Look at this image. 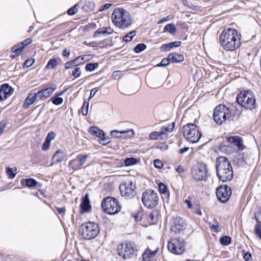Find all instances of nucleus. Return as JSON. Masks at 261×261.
<instances>
[{
	"label": "nucleus",
	"instance_id": "obj_56",
	"mask_svg": "<svg viewBox=\"0 0 261 261\" xmlns=\"http://www.w3.org/2000/svg\"><path fill=\"white\" fill-rule=\"evenodd\" d=\"M72 74L75 77H78L81 75L80 68L79 67H75L72 71Z\"/></svg>",
	"mask_w": 261,
	"mask_h": 261
},
{
	"label": "nucleus",
	"instance_id": "obj_23",
	"mask_svg": "<svg viewBox=\"0 0 261 261\" xmlns=\"http://www.w3.org/2000/svg\"><path fill=\"white\" fill-rule=\"evenodd\" d=\"M81 211L83 212H88L91 208V206L90 204V200L89 199V196L88 194H86L83 198L82 201L80 205Z\"/></svg>",
	"mask_w": 261,
	"mask_h": 261
},
{
	"label": "nucleus",
	"instance_id": "obj_47",
	"mask_svg": "<svg viewBox=\"0 0 261 261\" xmlns=\"http://www.w3.org/2000/svg\"><path fill=\"white\" fill-rule=\"evenodd\" d=\"M146 47V46L144 43H139L137 44L134 48V51L136 53H140L144 50Z\"/></svg>",
	"mask_w": 261,
	"mask_h": 261
},
{
	"label": "nucleus",
	"instance_id": "obj_41",
	"mask_svg": "<svg viewBox=\"0 0 261 261\" xmlns=\"http://www.w3.org/2000/svg\"><path fill=\"white\" fill-rule=\"evenodd\" d=\"M137 163V159L134 158H126L124 160V164L126 166L134 165Z\"/></svg>",
	"mask_w": 261,
	"mask_h": 261
},
{
	"label": "nucleus",
	"instance_id": "obj_59",
	"mask_svg": "<svg viewBox=\"0 0 261 261\" xmlns=\"http://www.w3.org/2000/svg\"><path fill=\"white\" fill-rule=\"evenodd\" d=\"M99 90V89H98V88H93L91 91H90V96L89 97H88V100L89 101L92 97H94V96L95 95L96 93Z\"/></svg>",
	"mask_w": 261,
	"mask_h": 261
},
{
	"label": "nucleus",
	"instance_id": "obj_29",
	"mask_svg": "<svg viewBox=\"0 0 261 261\" xmlns=\"http://www.w3.org/2000/svg\"><path fill=\"white\" fill-rule=\"evenodd\" d=\"M21 184L28 187H33L37 185V181L34 178L22 179L20 181Z\"/></svg>",
	"mask_w": 261,
	"mask_h": 261
},
{
	"label": "nucleus",
	"instance_id": "obj_53",
	"mask_svg": "<svg viewBox=\"0 0 261 261\" xmlns=\"http://www.w3.org/2000/svg\"><path fill=\"white\" fill-rule=\"evenodd\" d=\"M7 123H8L7 121L5 120H3L1 121H0V136L3 133L4 129L6 126Z\"/></svg>",
	"mask_w": 261,
	"mask_h": 261
},
{
	"label": "nucleus",
	"instance_id": "obj_8",
	"mask_svg": "<svg viewBox=\"0 0 261 261\" xmlns=\"http://www.w3.org/2000/svg\"><path fill=\"white\" fill-rule=\"evenodd\" d=\"M101 206L103 211L109 215L116 214L121 210V206L118 200L111 197L104 198L101 202Z\"/></svg>",
	"mask_w": 261,
	"mask_h": 261
},
{
	"label": "nucleus",
	"instance_id": "obj_25",
	"mask_svg": "<svg viewBox=\"0 0 261 261\" xmlns=\"http://www.w3.org/2000/svg\"><path fill=\"white\" fill-rule=\"evenodd\" d=\"M113 32V30L110 27H103L98 29L96 31L93 35L94 37H99L100 35L104 36L111 34Z\"/></svg>",
	"mask_w": 261,
	"mask_h": 261
},
{
	"label": "nucleus",
	"instance_id": "obj_7",
	"mask_svg": "<svg viewBox=\"0 0 261 261\" xmlns=\"http://www.w3.org/2000/svg\"><path fill=\"white\" fill-rule=\"evenodd\" d=\"M81 236L85 240H91L95 238L99 233L100 230L97 224L89 222L81 225Z\"/></svg>",
	"mask_w": 261,
	"mask_h": 261
},
{
	"label": "nucleus",
	"instance_id": "obj_34",
	"mask_svg": "<svg viewBox=\"0 0 261 261\" xmlns=\"http://www.w3.org/2000/svg\"><path fill=\"white\" fill-rule=\"evenodd\" d=\"M208 224L211 228L214 229L215 231L217 232L221 230L219 226L218 222L216 219H214L212 222H209Z\"/></svg>",
	"mask_w": 261,
	"mask_h": 261
},
{
	"label": "nucleus",
	"instance_id": "obj_37",
	"mask_svg": "<svg viewBox=\"0 0 261 261\" xmlns=\"http://www.w3.org/2000/svg\"><path fill=\"white\" fill-rule=\"evenodd\" d=\"M231 239L229 236H225L220 238V243L225 246L228 245L231 243Z\"/></svg>",
	"mask_w": 261,
	"mask_h": 261
},
{
	"label": "nucleus",
	"instance_id": "obj_64",
	"mask_svg": "<svg viewBox=\"0 0 261 261\" xmlns=\"http://www.w3.org/2000/svg\"><path fill=\"white\" fill-rule=\"evenodd\" d=\"M193 212L194 213L197 214L199 216H202V212H201V210L198 207L194 208V210Z\"/></svg>",
	"mask_w": 261,
	"mask_h": 261
},
{
	"label": "nucleus",
	"instance_id": "obj_22",
	"mask_svg": "<svg viewBox=\"0 0 261 261\" xmlns=\"http://www.w3.org/2000/svg\"><path fill=\"white\" fill-rule=\"evenodd\" d=\"M158 249L154 251H151L149 248H147L142 253V259L143 261H150L153 258L156 254Z\"/></svg>",
	"mask_w": 261,
	"mask_h": 261
},
{
	"label": "nucleus",
	"instance_id": "obj_33",
	"mask_svg": "<svg viewBox=\"0 0 261 261\" xmlns=\"http://www.w3.org/2000/svg\"><path fill=\"white\" fill-rule=\"evenodd\" d=\"M58 64L57 59L54 58L50 59L47 65L45 66V68L47 69H53L56 68Z\"/></svg>",
	"mask_w": 261,
	"mask_h": 261
},
{
	"label": "nucleus",
	"instance_id": "obj_2",
	"mask_svg": "<svg viewBox=\"0 0 261 261\" xmlns=\"http://www.w3.org/2000/svg\"><path fill=\"white\" fill-rule=\"evenodd\" d=\"M217 175L223 182L230 181L232 179L233 173L232 168L229 160L223 156H220L216 162Z\"/></svg>",
	"mask_w": 261,
	"mask_h": 261
},
{
	"label": "nucleus",
	"instance_id": "obj_21",
	"mask_svg": "<svg viewBox=\"0 0 261 261\" xmlns=\"http://www.w3.org/2000/svg\"><path fill=\"white\" fill-rule=\"evenodd\" d=\"M65 157V155L63 151L61 149L58 150L52 158L53 162H51L50 166H53L54 164L62 162Z\"/></svg>",
	"mask_w": 261,
	"mask_h": 261
},
{
	"label": "nucleus",
	"instance_id": "obj_32",
	"mask_svg": "<svg viewBox=\"0 0 261 261\" xmlns=\"http://www.w3.org/2000/svg\"><path fill=\"white\" fill-rule=\"evenodd\" d=\"M175 123L174 122H172L171 125H169L167 126H163L161 127V132H162V135L165 136L164 137H167V134L165 133L166 132H171L174 127Z\"/></svg>",
	"mask_w": 261,
	"mask_h": 261
},
{
	"label": "nucleus",
	"instance_id": "obj_3",
	"mask_svg": "<svg viewBox=\"0 0 261 261\" xmlns=\"http://www.w3.org/2000/svg\"><path fill=\"white\" fill-rule=\"evenodd\" d=\"M113 23L117 27L125 29L132 24L129 13L123 9H115L112 14Z\"/></svg>",
	"mask_w": 261,
	"mask_h": 261
},
{
	"label": "nucleus",
	"instance_id": "obj_18",
	"mask_svg": "<svg viewBox=\"0 0 261 261\" xmlns=\"http://www.w3.org/2000/svg\"><path fill=\"white\" fill-rule=\"evenodd\" d=\"M134 131L133 129H130L126 131H118L114 130L111 132V135L116 138H129L133 136Z\"/></svg>",
	"mask_w": 261,
	"mask_h": 261
},
{
	"label": "nucleus",
	"instance_id": "obj_50",
	"mask_svg": "<svg viewBox=\"0 0 261 261\" xmlns=\"http://www.w3.org/2000/svg\"><path fill=\"white\" fill-rule=\"evenodd\" d=\"M78 6V4L75 5L74 6L71 7L69 8L67 11V13L69 15H74L76 12H77V8L76 7Z\"/></svg>",
	"mask_w": 261,
	"mask_h": 261
},
{
	"label": "nucleus",
	"instance_id": "obj_35",
	"mask_svg": "<svg viewBox=\"0 0 261 261\" xmlns=\"http://www.w3.org/2000/svg\"><path fill=\"white\" fill-rule=\"evenodd\" d=\"M90 55H85L84 56H79L75 58L76 61L79 65H80L84 62L85 61H88L90 60Z\"/></svg>",
	"mask_w": 261,
	"mask_h": 261
},
{
	"label": "nucleus",
	"instance_id": "obj_36",
	"mask_svg": "<svg viewBox=\"0 0 261 261\" xmlns=\"http://www.w3.org/2000/svg\"><path fill=\"white\" fill-rule=\"evenodd\" d=\"M164 31L168 32L173 35L176 32V28L174 24H168L164 27Z\"/></svg>",
	"mask_w": 261,
	"mask_h": 261
},
{
	"label": "nucleus",
	"instance_id": "obj_13",
	"mask_svg": "<svg viewBox=\"0 0 261 261\" xmlns=\"http://www.w3.org/2000/svg\"><path fill=\"white\" fill-rule=\"evenodd\" d=\"M135 189V184L129 180L121 183L119 186L121 196L126 198H131L136 194Z\"/></svg>",
	"mask_w": 261,
	"mask_h": 261
},
{
	"label": "nucleus",
	"instance_id": "obj_43",
	"mask_svg": "<svg viewBox=\"0 0 261 261\" xmlns=\"http://www.w3.org/2000/svg\"><path fill=\"white\" fill-rule=\"evenodd\" d=\"M89 109V102L85 101L83 104L81 108V113L84 116H86L88 114Z\"/></svg>",
	"mask_w": 261,
	"mask_h": 261
},
{
	"label": "nucleus",
	"instance_id": "obj_12",
	"mask_svg": "<svg viewBox=\"0 0 261 261\" xmlns=\"http://www.w3.org/2000/svg\"><path fill=\"white\" fill-rule=\"evenodd\" d=\"M158 200V194L153 190H148L142 194V201L144 205L147 208H152L155 207Z\"/></svg>",
	"mask_w": 261,
	"mask_h": 261
},
{
	"label": "nucleus",
	"instance_id": "obj_16",
	"mask_svg": "<svg viewBox=\"0 0 261 261\" xmlns=\"http://www.w3.org/2000/svg\"><path fill=\"white\" fill-rule=\"evenodd\" d=\"M185 223L184 220L180 217H176L173 219L171 226V230L175 233H178L184 229Z\"/></svg>",
	"mask_w": 261,
	"mask_h": 261
},
{
	"label": "nucleus",
	"instance_id": "obj_19",
	"mask_svg": "<svg viewBox=\"0 0 261 261\" xmlns=\"http://www.w3.org/2000/svg\"><path fill=\"white\" fill-rule=\"evenodd\" d=\"M32 42V39L28 38L21 42L20 44L18 43L13 46L12 47V51L13 53H15L16 55H18L22 51L25 46L30 44Z\"/></svg>",
	"mask_w": 261,
	"mask_h": 261
},
{
	"label": "nucleus",
	"instance_id": "obj_51",
	"mask_svg": "<svg viewBox=\"0 0 261 261\" xmlns=\"http://www.w3.org/2000/svg\"><path fill=\"white\" fill-rule=\"evenodd\" d=\"M159 191L162 194H165L167 192V187L163 183L160 182L158 185Z\"/></svg>",
	"mask_w": 261,
	"mask_h": 261
},
{
	"label": "nucleus",
	"instance_id": "obj_15",
	"mask_svg": "<svg viewBox=\"0 0 261 261\" xmlns=\"http://www.w3.org/2000/svg\"><path fill=\"white\" fill-rule=\"evenodd\" d=\"M89 156L88 154H80L75 159L70 161L69 166L74 170H77L85 163L87 159Z\"/></svg>",
	"mask_w": 261,
	"mask_h": 261
},
{
	"label": "nucleus",
	"instance_id": "obj_14",
	"mask_svg": "<svg viewBox=\"0 0 261 261\" xmlns=\"http://www.w3.org/2000/svg\"><path fill=\"white\" fill-rule=\"evenodd\" d=\"M216 194L218 199L224 203L229 200L231 194V190L230 187L227 185H221L217 188Z\"/></svg>",
	"mask_w": 261,
	"mask_h": 261
},
{
	"label": "nucleus",
	"instance_id": "obj_10",
	"mask_svg": "<svg viewBox=\"0 0 261 261\" xmlns=\"http://www.w3.org/2000/svg\"><path fill=\"white\" fill-rule=\"evenodd\" d=\"M230 115V110L227 107L223 105H220L217 106L213 113V118L215 121L219 124L222 123Z\"/></svg>",
	"mask_w": 261,
	"mask_h": 261
},
{
	"label": "nucleus",
	"instance_id": "obj_57",
	"mask_svg": "<svg viewBox=\"0 0 261 261\" xmlns=\"http://www.w3.org/2000/svg\"><path fill=\"white\" fill-rule=\"evenodd\" d=\"M156 212H153L152 213H150L148 215L149 220H150L151 222L152 223H155L157 219L156 217H154V214H156Z\"/></svg>",
	"mask_w": 261,
	"mask_h": 261
},
{
	"label": "nucleus",
	"instance_id": "obj_42",
	"mask_svg": "<svg viewBox=\"0 0 261 261\" xmlns=\"http://www.w3.org/2000/svg\"><path fill=\"white\" fill-rule=\"evenodd\" d=\"M98 66V64L97 63H88L86 65L85 69L87 71H92L94 70Z\"/></svg>",
	"mask_w": 261,
	"mask_h": 261
},
{
	"label": "nucleus",
	"instance_id": "obj_26",
	"mask_svg": "<svg viewBox=\"0 0 261 261\" xmlns=\"http://www.w3.org/2000/svg\"><path fill=\"white\" fill-rule=\"evenodd\" d=\"M168 56L170 62L172 63L181 62L184 60V56L177 53H170Z\"/></svg>",
	"mask_w": 261,
	"mask_h": 261
},
{
	"label": "nucleus",
	"instance_id": "obj_9",
	"mask_svg": "<svg viewBox=\"0 0 261 261\" xmlns=\"http://www.w3.org/2000/svg\"><path fill=\"white\" fill-rule=\"evenodd\" d=\"M191 176L196 181L205 180L207 176V168L206 164L199 162L193 166L191 169Z\"/></svg>",
	"mask_w": 261,
	"mask_h": 261
},
{
	"label": "nucleus",
	"instance_id": "obj_31",
	"mask_svg": "<svg viewBox=\"0 0 261 261\" xmlns=\"http://www.w3.org/2000/svg\"><path fill=\"white\" fill-rule=\"evenodd\" d=\"M16 168H11L10 167H7L6 169V172L8 177L10 179H13L14 178L16 174Z\"/></svg>",
	"mask_w": 261,
	"mask_h": 261
},
{
	"label": "nucleus",
	"instance_id": "obj_62",
	"mask_svg": "<svg viewBox=\"0 0 261 261\" xmlns=\"http://www.w3.org/2000/svg\"><path fill=\"white\" fill-rule=\"evenodd\" d=\"M251 256L252 255L250 253L246 252V253L244 254L243 258L245 260L248 261L250 259Z\"/></svg>",
	"mask_w": 261,
	"mask_h": 261
},
{
	"label": "nucleus",
	"instance_id": "obj_17",
	"mask_svg": "<svg viewBox=\"0 0 261 261\" xmlns=\"http://www.w3.org/2000/svg\"><path fill=\"white\" fill-rule=\"evenodd\" d=\"M57 86L53 84L48 88L38 91L36 93L37 97L41 100H44L49 97L56 90Z\"/></svg>",
	"mask_w": 261,
	"mask_h": 261
},
{
	"label": "nucleus",
	"instance_id": "obj_28",
	"mask_svg": "<svg viewBox=\"0 0 261 261\" xmlns=\"http://www.w3.org/2000/svg\"><path fill=\"white\" fill-rule=\"evenodd\" d=\"M181 44L180 41H174L168 44L163 45L161 47V49L164 51H169L171 48L179 46Z\"/></svg>",
	"mask_w": 261,
	"mask_h": 261
},
{
	"label": "nucleus",
	"instance_id": "obj_24",
	"mask_svg": "<svg viewBox=\"0 0 261 261\" xmlns=\"http://www.w3.org/2000/svg\"><path fill=\"white\" fill-rule=\"evenodd\" d=\"M37 96L36 93L31 92L25 99L23 104V108L28 109L32 104H33Z\"/></svg>",
	"mask_w": 261,
	"mask_h": 261
},
{
	"label": "nucleus",
	"instance_id": "obj_39",
	"mask_svg": "<svg viewBox=\"0 0 261 261\" xmlns=\"http://www.w3.org/2000/svg\"><path fill=\"white\" fill-rule=\"evenodd\" d=\"M162 135V132L161 131L159 132H153L150 134L149 138L151 140H157L160 137H161V139H163L164 137H163Z\"/></svg>",
	"mask_w": 261,
	"mask_h": 261
},
{
	"label": "nucleus",
	"instance_id": "obj_52",
	"mask_svg": "<svg viewBox=\"0 0 261 261\" xmlns=\"http://www.w3.org/2000/svg\"><path fill=\"white\" fill-rule=\"evenodd\" d=\"M56 137V134L53 132H49L45 138V140L51 142Z\"/></svg>",
	"mask_w": 261,
	"mask_h": 261
},
{
	"label": "nucleus",
	"instance_id": "obj_45",
	"mask_svg": "<svg viewBox=\"0 0 261 261\" xmlns=\"http://www.w3.org/2000/svg\"><path fill=\"white\" fill-rule=\"evenodd\" d=\"M53 104L55 105H60L63 102V99L61 97H58L57 96L51 97L50 99Z\"/></svg>",
	"mask_w": 261,
	"mask_h": 261
},
{
	"label": "nucleus",
	"instance_id": "obj_4",
	"mask_svg": "<svg viewBox=\"0 0 261 261\" xmlns=\"http://www.w3.org/2000/svg\"><path fill=\"white\" fill-rule=\"evenodd\" d=\"M139 248L134 242L126 241L118 245L117 247L118 254L123 259L132 258L137 255Z\"/></svg>",
	"mask_w": 261,
	"mask_h": 261
},
{
	"label": "nucleus",
	"instance_id": "obj_5",
	"mask_svg": "<svg viewBox=\"0 0 261 261\" xmlns=\"http://www.w3.org/2000/svg\"><path fill=\"white\" fill-rule=\"evenodd\" d=\"M237 103L246 109L252 110L255 107L254 95L249 91H241L236 98Z\"/></svg>",
	"mask_w": 261,
	"mask_h": 261
},
{
	"label": "nucleus",
	"instance_id": "obj_60",
	"mask_svg": "<svg viewBox=\"0 0 261 261\" xmlns=\"http://www.w3.org/2000/svg\"><path fill=\"white\" fill-rule=\"evenodd\" d=\"M55 209L59 214L62 215L63 216L64 215L66 212V208L65 207H55Z\"/></svg>",
	"mask_w": 261,
	"mask_h": 261
},
{
	"label": "nucleus",
	"instance_id": "obj_46",
	"mask_svg": "<svg viewBox=\"0 0 261 261\" xmlns=\"http://www.w3.org/2000/svg\"><path fill=\"white\" fill-rule=\"evenodd\" d=\"M100 140H99V144L102 145H106L108 144L111 141V139L109 137H105V133H103V136L102 137H99Z\"/></svg>",
	"mask_w": 261,
	"mask_h": 261
},
{
	"label": "nucleus",
	"instance_id": "obj_27",
	"mask_svg": "<svg viewBox=\"0 0 261 261\" xmlns=\"http://www.w3.org/2000/svg\"><path fill=\"white\" fill-rule=\"evenodd\" d=\"M88 132L92 136L98 138L102 137L103 136V132L96 126H91L89 128Z\"/></svg>",
	"mask_w": 261,
	"mask_h": 261
},
{
	"label": "nucleus",
	"instance_id": "obj_20",
	"mask_svg": "<svg viewBox=\"0 0 261 261\" xmlns=\"http://www.w3.org/2000/svg\"><path fill=\"white\" fill-rule=\"evenodd\" d=\"M227 140L229 142L236 146L239 150H242L244 149L243 139L241 137L238 136L229 137Z\"/></svg>",
	"mask_w": 261,
	"mask_h": 261
},
{
	"label": "nucleus",
	"instance_id": "obj_11",
	"mask_svg": "<svg viewBox=\"0 0 261 261\" xmlns=\"http://www.w3.org/2000/svg\"><path fill=\"white\" fill-rule=\"evenodd\" d=\"M168 249L172 253L181 254L185 251V242L179 238H173L168 243Z\"/></svg>",
	"mask_w": 261,
	"mask_h": 261
},
{
	"label": "nucleus",
	"instance_id": "obj_44",
	"mask_svg": "<svg viewBox=\"0 0 261 261\" xmlns=\"http://www.w3.org/2000/svg\"><path fill=\"white\" fill-rule=\"evenodd\" d=\"M235 162L239 167H243L246 164L245 160L243 156H239L238 158H237L235 160Z\"/></svg>",
	"mask_w": 261,
	"mask_h": 261
},
{
	"label": "nucleus",
	"instance_id": "obj_6",
	"mask_svg": "<svg viewBox=\"0 0 261 261\" xmlns=\"http://www.w3.org/2000/svg\"><path fill=\"white\" fill-rule=\"evenodd\" d=\"M182 133L187 141L191 143H196L201 137L198 127L194 124L189 123L182 127Z\"/></svg>",
	"mask_w": 261,
	"mask_h": 261
},
{
	"label": "nucleus",
	"instance_id": "obj_58",
	"mask_svg": "<svg viewBox=\"0 0 261 261\" xmlns=\"http://www.w3.org/2000/svg\"><path fill=\"white\" fill-rule=\"evenodd\" d=\"M34 62V59H27L23 64V66L29 67L33 65Z\"/></svg>",
	"mask_w": 261,
	"mask_h": 261
},
{
	"label": "nucleus",
	"instance_id": "obj_38",
	"mask_svg": "<svg viewBox=\"0 0 261 261\" xmlns=\"http://www.w3.org/2000/svg\"><path fill=\"white\" fill-rule=\"evenodd\" d=\"M136 32L135 31H130L129 33L123 37V39L125 42L130 41L133 39L134 36L136 35Z\"/></svg>",
	"mask_w": 261,
	"mask_h": 261
},
{
	"label": "nucleus",
	"instance_id": "obj_49",
	"mask_svg": "<svg viewBox=\"0 0 261 261\" xmlns=\"http://www.w3.org/2000/svg\"><path fill=\"white\" fill-rule=\"evenodd\" d=\"M170 60L169 56L167 58H164L162 59L160 63L157 65L158 66H166L170 63Z\"/></svg>",
	"mask_w": 261,
	"mask_h": 261
},
{
	"label": "nucleus",
	"instance_id": "obj_54",
	"mask_svg": "<svg viewBox=\"0 0 261 261\" xmlns=\"http://www.w3.org/2000/svg\"><path fill=\"white\" fill-rule=\"evenodd\" d=\"M154 166L156 168L161 169L163 166V164L161 160L156 159L154 161Z\"/></svg>",
	"mask_w": 261,
	"mask_h": 261
},
{
	"label": "nucleus",
	"instance_id": "obj_30",
	"mask_svg": "<svg viewBox=\"0 0 261 261\" xmlns=\"http://www.w3.org/2000/svg\"><path fill=\"white\" fill-rule=\"evenodd\" d=\"M0 88L3 91V93L5 95V98H7L10 95L12 92V88L8 84H5L2 85Z\"/></svg>",
	"mask_w": 261,
	"mask_h": 261
},
{
	"label": "nucleus",
	"instance_id": "obj_1",
	"mask_svg": "<svg viewBox=\"0 0 261 261\" xmlns=\"http://www.w3.org/2000/svg\"><path fill=\"white\" fill-rule=\"evenodd\" d=\"M219 43L223 49L233 51L239 48L241 43V34L236 29L229 28L224 30L219 37Z\"/></svg>",
	"mask_w": 261,
	"mask_h": 261
},
{
	"label": "nucleus",
	"instance_id": "obj_61",
	"mask_svg": "<svg viewBox=\"0 0 261 261\" xmlns=\"http://www.w3.org/2000/svg\"><path fill=\"white\" fill-rule=\"evenodd\" d=\"M112 5V4H106L105 5H104L100 8L99 11H103L105 10L108 9L111 7Z\"/></svg>",
	"mask_w": 261,
	"mask_h": 261
},
{
	"label": "nucleus",
	"instance_id": "obj_55",
	"mask_svg": "<svg viewBox=\"0 0 261 261\" xmlns=\"http://www.w3.org/2000/svg\"><path fill=\"white\" fill-rule=\"evenodd\" d=\"M50 142L45 140L44 142L42 145V149L43 151H47L49 149Z\"/></svg>",
	"mask_w": 261,
	"mask_h": 261
},
{
	"label": "nucleus",
	"instance_id": "obj_40",
	"mask_svg": "<svg viewBox=\"0 0 261 261\" xmlns=\"http://www.w3.org/2000/svg\"><path fill=\"white\" fill-rule=\"evenodd\" d=\"M254 233L261 240V222H258L254 227Z\"/></svg>",
	"mask_w": 261,
	"mask_h": 261
},
{
	"label": "nucleus",
	"instance_id": "obj_63",
	"mask_svg": "<svg viewBox=\"0 0 261 261\" xmlns=\"http://www.w3.org/2000/svg\"><path fill=\"white\" fill-rule=\"evenodd\" d=\"M189 150V147H185L184 148H180L179 150H178V153L179 154H182L184 153V152L188 151Z\"/></svg>",
	"mask_w": 261,
	"mask_h": 261
},
{
	"label": "nucleus",
	"instance_id": "obj_48",
	"mask_svg": "<svg viewBox=\"0 0 261 261\" xmlns=\"http://www.w3.org/2000/svg\"><path fill=\"white\" fill-rule=\"evenodd\" d=\"M79 65V64L77 63L76 61V59L73 60L72 61H70L69 62H67L65 64V68L66 69L71 68L73 66H75Z\"/></svg>",
	"mask_w": 261,
	"mask_h": 261
}]
</instances>
